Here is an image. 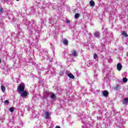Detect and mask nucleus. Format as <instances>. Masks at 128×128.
Listing matches in <instances>:
<instances>
[{
    "instance_id": "8",
    "label": "nucleus",
    "mask_w": 128,
    "mask_h": 128,
    "mask_svg": "<svg viewBox=\"0 0 128 128\" xmlns=\"http://www.w3.org/2000/svg\"><path fill=\"white\" fill-rule=\"evenodd\" d=\"M108 95V91L104 90L103 92V96H106Z\"/></svg>"
},
{
    "instance_id": "20",
    "label": "nucleus",
    "mask_w": 128,
    "mask_h": 128,
    "mask_svg": "<svg viewBox=\"0 0 128 128\" xmlns=\"http://www.w3.org/2000/svg\"><path fill=\"white\" fill-rule=\"evenodd\" d=\"M5 103L8 104H10V102H8V100H5Z\"/></svg>"
},
{
    "instance_id": "5",
    "label": "nucleus",
    "mask_w": 128,
    "mask_h": 128,
    "mask_svg": "<svg viewBox=\"0 0 128 128\" xmlns=\"http://www.w3.org/2000/svg\"><path fill=\"white\" fill-rule=\"evenodd\" d=\"M100 32H96L94 34V36L96 38H100Z\"/></svg>"
},
{
    "instance_id": "9",
    "label": "nucleus",
    "mask_w": 128,
    "mask_h": 128,
    "mask_svg": "<svg viewBox=\"0 0 128 128\" xmlns=\"http://www.w3.org/2000/svg\"><path fill=\"white\" fill-rule=\"evenodd\" d=\"M68 76L70 78H74V76L72 74H69Z\"/></svg>"
},
{
    "instance_id": "3",
    "label": "nucleus",
    "mask_w": 128,
    "mask_h": 128,
    "mask_svg": "<svg viewBox=\"0 0 128 128\" xmlns=\"http://www.w3.org/2000/svg\"><path fill=\"white\" fill-rule=\"evenodd\" d=\"M18 94L20 95L22 98H26V96H28V92L25 91L24 90L22 92H20Z\"/></svg>"
},
{
    "instance_id": "19",
    "label": "nucleus",
    "mask_w": 128,
    "mask_h": 128,
    "mask_svg": "<svg viewBox=\"0 0 128 128\" xmlns=\"http://www.w3.org/2000/svg\"><path fill=\"white\" fill-rule=\"evenodd\" d=\"M96 58H98V54H94V58L96 59Z\"/></svg>"
},
{
    "instance_id": "11",
    "label": "nucleus",
    "mask_w": 128,
    "mask_h": 128,
    "mask_svg": "<svg viewBox=\"0 0 128 128\" xmlns=\"http://www.w3.org/2000/svg\"><path fill=\"white\" fill-rule=\"evenodd\" d=\"M68 40H66V39L63 40V43L64 44H66H66H68Z\"/></svg>"
},
{
    "instance_id": "21",
    "label": "nucleus",
    "mask_w": 128,
    "mask_h": 128,
    "mask_svg": "<svg viewBox=\"0 0 128 128\" xmlns=\"http://www.w3.org/2000/svg\"><path fill=\"white\" fill-rule=\"evenodd\" d=\"M67 24H70V20H66Z\"/></svg>"
},
{
    "instance_id": "18",
    "label": "nucleus",
    "mask_w": 128,
    "mask_h": 128,
    "mask_svg": "<svg viewBox=\"0 0 128 128\" xmlns=\"http://www.w3.org/2000/svg\"><path fill=\"white\" fill-rule=\"evenodd\" d=\"M3 10H4V9L0 7V14H2Z\"/></svg>"
},
{
    "instance_id": "2",
    "label": "nucleus",
    "mask_w": 128,
    "mask_h": 128,
    "mask_svg": "<svg viewBox=\"0 0 128 128\" xmlns=\"http://www.w3.org/2000/svg\"><path fill=\"white\" fill-rule=\"evenodd\" d=\"M44 118H45L46 120H50V114H52V113L47 111L44 112Z\"/></svg>"
},
{
    "instance_id": "22",
    "label": "nucleus",
    "mask_w": 128,
    "mask_h": 128,
    "mask_svg": "<svg viewBox=\"0 0 128 128\" xmlns=\"http://www.w3.org/2000/svg\"><path fill=\"white\" fill-rule=\"evenodd\" d=\"M56 128H60V127L59 126H56Z\"/></svg>"
},
{
    "instance_id": "4",
    "label": "nucleus",
    "mask_w": 128,
    "mask_h": 128,
    "mask_svg": "<svg viewBox=\"0 0 128 128\" xmlns=\"http://www.w3.org/2000/svg\"><path fill=\"white\" fill-rule=\"evenodd\" d=\"M122 64L120 63H118L117 64V70H122Z\"/></svg>"
},
{
    "instance_id": "23",
    "label": "nucleus",
    "mask_w": 128,
    "mask_h": 128,
    "mask_svg": "<svg viewBox=\"0 0 128 128\" xmlns=\"http://www.w3.org/2000/svg\"><path fill=\"white\" fill-rule=\"evenodd\" d=\"M17 2H18L20 0H16Z\"/></svg>"
},
{
    "instance_id": "16",
    "label": "nucleus",
    "mask_w": 128,
    "mask_h": 128,
    "mask_svg": "<svg viewBox=\"0 0 128 128\" xmlns=\"http://www.w3.org/2000/svg\"><path fill=\"white\" fill-rule=\"evenodd\" d=\"M122 80L124 82H128V78H123Z\"/></svg>"
},
{
    "instance_id": "14",
    "label": "nucleus",
    "mask_w": 128,
    "mask_h": 128,
    "mask_svg": "<svg viewBox=\"0 0 128 128\" xmlns=\"http://www.w3.org/2000/svg\"><path fill=\"white\" fill-rule=\"evenodd\" d=\"M50 98H56V95H54V94H52Z\"/></svg>"
},
{
    "instance_id": "12",
    "label": "nucleus",
    "mask_w": 128,
    "mask_h": 128,
    "mask_svg": "<svg viewBox=\"0 0 128 128\" xmlns=\"http://www.w3.org/2000/svg\"><path fill=\"white\" fill-rule=\"evenodd\" d=\"M1 90L3 92H4V91L6 90V87H4V86H2Z\"/></svg>"
},
{
    "instance_id": "6",
    "label": "nucleus",
    "mask_w": 128,
    "mask_h": 128,
    "mask_svg": "<svg viewBox=\"0 0 128 128\" xmlns=\"http://www.w3.org/2000/svg\"><path fill=\"white\" fill-rule=\"evenodd\" d=\"M72 54L74 56H78V53L76 50H73L72 52Z\"/></svg>"
},
{
    "instance_id": "15",
    "label": "nucleus",
    "mask_w": 128,
    "mask_h": 128,
    "mask_svg": "<svg viewBox=\"0 0 128 128\" xmlns=\"http://www.w3.org/2000/svg\"><path fill=\"white\" fill-rule=\"evenodd\" d=\"M9 110L10 112H14V108L11 107L10 108Z\"/></svg>"
},
{
    "instance_id": "17",
    "label": "nucleus",
    "mask_w": 128,
    "mask_h": 128,
    "mask_svg": "<svg viewBox=\"0 0 128 128\" xmlns=\"http://www.w3.org/2000/svg\"><path fill=\"white\" fill-rule=\"evenodd\" d=\"M123 36H128V35L126 34V32H122Z\"/></svg>"
},
{
    "instance_id": "7",
    "label": "nucleus",
    "mask_w": 128,
    "mask_h": 128,
    "mask_svg": "<svg viewBox=\"0 0 128 128\" xmlns=\"http://www.w3.org/2000/svg\"><path fill=\"white\" fill-rule=\"evenodd\" d=\"M123 104H128V98H125L123 101Z\"/></svg>"
},
{
    "instance_id": "10",
    "label": "nucleus",
    "mask_w": 128,
    "mask_h": 128,
    "mask_svg": "<svg viewBox=\"0 0 128 128\" xmlns=\"http://www.w3.org/2000/svg\"><path fill=\"white\" fill-rule=\"evenodd\" d=\"M90 6H94V1L90 0Z\"/></svg>"
},
{
    "instance_id": "1",
    "label": "nucleus",
    "mask_w": 128,
    "mask_h": 128,
    "mask_svg": "<svg viewBox=\"0 0 128 128\" xmlns=\"http://www.w3.org/2000/svg\"><path fill=\"white\" fill-rule=\"evenodd\" d=\"M26 86L24 85V84L22 83L18 85V86L17 88V91L18 92L19 94L20 92H22L24 90V88Z\"/></svg>"
},
{
    "instance_id": "13",
    "label": "nucleus",
    "mask_w": 128,
    "mask_h": 128,
    "mask_svg": "<svg viewBox=\"0 0 128 128\" xmlns=\"http://www.w3.org/2000/svg\"><path fill=\"white\" fill-rule=\"evenodd\" d=\"M75 18H80V14L77 13L74 16Z\"/></svg>"
}]
</instances>
